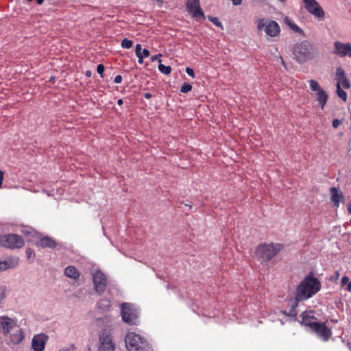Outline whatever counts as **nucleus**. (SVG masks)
Segmentation results:
<instances>
[{"instance_id":"obj_1","label":"nucleus","mask_w":351,"mask_h":351,"mask_svg":"<svg viewBox=\"0 0 351 351\" xmlns=\"http://www.w3.org/2000/svg\"><path fill=\"white\" fill-rule=\"evenodd\" d=\"M321 289V283L313 276H307L297 287L293 307H296L299 302L307 300L313 297Z\"/></svg>"},{"instance_id":"obj_2","label":"nucleus","mask_w":351,"mask_h":351,"mask_svg":"<svg viewBox=\"0 0 351 351\" xmlns=\"http://www.w3.org/2000/svg\"><path fill=\"white\" fill-rule=\"evenodd\" d=\"M0 331L14 344L24 339L23 332L17 325V321L7 316H0Z\"/></svg>"},{"instance_id":"obj_3","label":"nucleus","mask_w":351,"mask_h":351,"mask_svg":"<svg viewBox=\"0 0 351 351\" xmlns=\"http://www.w3.org/2000/svg\"><path fill=\"white\" fill-rule=\"evenodd\" d=\"M128 351H154L147 340L134 332H129L125 337Z\"/></svg>"},{"instance_id":"obj_4","label":"nucleus","mask_w":351,"mask_h":351,"mask_svg":"<svg viewBox=\"0 0 351 351\" xmlns=\"http://www.w3.org/2000/svg\"><path fill=\"white\" fill-rule=\"evenodd\" d=\"M313 45L307 40L296 43L293 49V53L296 60L303 63L311 58Z\"/></svg>"},{"instance_id":"obj_5","label":"nucleus","mask_w":351,"mask_h":351,"mask_svg":"<svg viewBox=\"0 0 351 351\" xmlns=\"http://www.w3.org/2000/svg\"><path fill=\"white\" fill-rule=\"evenodd\" d=\"M257 29L264 32L269 37H275L280 34V27L277 22L268 19H258L256 21Z\"/></svg>"},{"instance_id":"obj_6","label":"nucleus","mask_w":351,"mask_h":351,"mask_svg":"<svg viewBox=\"0 0 351 351\" xmlns=\"http://www.w3.org/2000/svg\"><path fill=\"white\" fill-rule=\"evenodd\" d=\"M282 250V245L278 243L263 244L256 250V255L262 261H269Z\"/></svg>"},{"instance_id":"obj_7","label":"nucleus","mask_w":351,"mask_h":351,"mask_svg":"<svg viewBox=\"0 0 351 351\" xmlns=\"http://www.w3.org/2000/svg\"><path fill=\"white\" fill-rule=\"evenodd\" d=\"M122 319L130 325H135L138 321V311L134 305L123 303L120 306Z\"/></svg>"},{"instance_id":"obj_8","label":"nucleus","mask_w":351,"mask_h":351,"mask_svg":"<svg viewBox=\"0 0 351 351\" xmlns=\"http://www.w3.org/2000/svg\"><path fill=\"white\" fill-rule=\"evenodd\" d=\"M114 348L111 331L108 329L102 330L99 334L97 351H114Z\"/></svg>"},{"instance_id":"obj_9","label":"nucleus","mask_w":351,"mask_h":351,"mask_svg":"<svg viewBox=\"0 0 351 351\" xmlns=\"http://www.w3.org/2000/svg\"><path fill=\"white\" fill-rule=\"evenodd\" d=\"M25 244L23 238L16 234L0 236V246L9 249H19Z\"/></svg>"},{"instance_id":"obj_10","label":"nucleus","mask_w":351,"mask_h":351,"mask_svg":"<svg viewBox=\"0 0 351 351\" xmlns=\"http://www.w3.org/2000/svg\"><path fill=\"white\" fill-rule=\"evenodd\" d=\"M308 84L311 90L314 92V96L316 100L318 101L320 108L322 109H324L328 99V95L321 87V86L317 81L314 80H311L308 81Z\"/></svg>"},{"instance_id":"obj_11","label":"nucleus","mask_w":351,"mask_h":351,"mask_svg":"<svg viewBox=\"0 0 351 351\" xmlns=\"http://www.w3.org/2000/svg\"><path fill=\"white\" fill-rule=\"evenodd\" d=\"M91 274L95 291L102 294L106 289V278L104 274L98 269H93Z\"/></svg>"},{"instance_id":"obj_12","label":"nucleus","mask_w":351,"mask_h":351,"mask_svg":"<svg viewBox=\"0 0 351 351\" xmlns=\"http://www.w3.org/2000/svg\"><path fill=\"white\" fill-rule=\"evenodd\" d=\"M306 10L316 17L324 16V12L315 0H303Z\"/></svg>"},{"instance_id":"obj_13","label":"nucleus","mask_w":351,"mask_h":351,"mask_svg":"<svg viewBox=\"0 0 351 351\" xmlns=\"http://www.w3.org/2000/svg\"><path fill=\"white\" fill-rule=\"evenodd\" d=\"M310 330L315 332L320 339L324 341L328 340L332 335L330 330L325 325L324 323L319 322L318 324H316L313 328Z\"/></svg>"},{"instance_id":"obj_14","label":"nucleus","mask_w":351,"mask_h":351,"mask_svg":"<svg viewBox=\"0 0 351 351\" xmlns=\"http://www.w3.org/2000/svg\"><path fill=\"white\" fill-rule=\"evenodd\" d=\"M334 53L339 57H351V44L336 41L334 43Z\"/></svg>"},{"instance_id":"obj_15","label":"nucleus","mask_w":351,"mask_h":351,"mask_svg":"<svg viewBox=\"0 0 351 351\" xmlns=\"http://www.w3.org/2000/svg\"><path fill=\"white\" fill-rule=\"evenodd\" d=\"M48 339V336L43 333L34 335L32 339V349L34 351H43Z\"/></svg>"},{"instance_id":"obj_16","label":"nucleus","mask_w":351,"mask_h":351,"mask_svg":"<svg viewBox=\"0 0 351 351\" xmlns=\"http://www.w3.org/2000/svg\"><path fill=\"white\" fill-rule=\"evenodd\" d=\"M19 263V258L17 256H8L4 260L0 259V273L16 267Z\"/></svg>"},{"instance_id":"obj_17","label":"nucleus","mask_w":351,"mask_h":351,"mask_svg":"<svg viewBox=\"0 0 351 351\" xmlns=\"http://www.w3.org/2000/svg\"><path fill=\"white\" fill-rule=\"evenodd\" d=\"M336 80L337 86H339V87L342 86L346 89L350 87V83L346 77V72L341 67H338L336 70Z\"/></svg>"},{"instance_id":"obj_18","label":"nucleus","mask_w":351,"mask_h":351,"mask_svg":"<svg viewBox=\"0 0 351 351\" xmlns=\"http://www.w3.org/2000/svg\"><path fill=\"white\" fill-rule=\"evenodd\" d=\"M301 324L308 327L309 330H312L314 326L319 322H317V319L312 315L311 313H303L302 314V319L300 322Z\"/></svg>"},{"instance_id":"obj_19","label":"nucleus","mask_w":351,"mask_h":351,"mask_svg":"<svg viewBox=\"0 0 351 351\" xmlns=\"http://www.w3.org/2000/svg\"><path fill=\"white\" fill-rule=\"evenodd\" d=\"M187 8L195 17L202 16L203 12L199 7V0H188Z\"/></svg>"},{"instance_id":"obj_20","label":"nucleus","mask_w":351,"mask_h":351,"mask_svg":"<svg viewBox=\"0 0 351 351\" xmlns=\"http://www.w3.org/2000/svg\"><path fill=\"white\" fill-rule=\"evenodd\" d=\"M331 200L334 203L335 206L338 207L339 206L340 201L343 198L342 193L339 192L338 190L332 187L330 189Z\"/></svg>"},{"instance_id":"obj_21","label":"nucleus","mask_w":351,"mask_h":351,"mask_svg":"<svg viewBox=\"0 0 351 351\" xmlns=\"http://www.w3.org/2000/svg\"><path fill=\"white\" fill-rule=\"evenodd\" d=\"M111 306V302L108 298H103L100 300L97 304V307L101 313L107 312Z\"/></svg>"},{"instance_id":"obj_22","label":"nucleus","mask_w":351,"mask_h":351,"mask_svg":"<svg viewBox=\"0 0 351 351\" xmlns=\"http://www.w3.org/2000/svg\"><path fill=\"white\" fill-rule=\"evenodd\" d=\"M37 245L41 246L43 247H51L53 248L56 247V242L51 238L45 237L43 238H41L38 242Z\"/></svg>"},{"instance_id":"obj_23","label":"nucleus","mask_w":351,"mask_h":351,"mask_svg":"<svg viewBox=\"0 0 351 351\" xmlns=\"http://www.w3.org/2000/svg\"><path fill=\"white\" fill-rule=\"evenodd\" d=\"M284 21L285 23L294 32L302 35L304 34V31L289 17H285Z\"/></svg>"},{"instance_id":"obj_24","label":"nucleus","mask_w":351,"mask_h":351,"mask_svg":"<svg viewBox=\"0 0 351 351\" xmlns=\"http://www.w3.org/2000/svg\"><path fill=\"white\" fill-rule=\"evenodd\" d=\"M64 274L70 278L77 280L80 277V273L73 266H68L64 269Z\"/></svg>"},{"instance_id":"obj_25","label":"nucleus","mask_w":351,"mask_h":351,"mask_svg":"<svg viewBox=\"0 0 351 351\" xmlns=\"http://www.w3.org/2000/svg\"><path fill=\"white\" fill-rule=\"evenodd\" d=\"M158 70L160 71V72H161L162 73H163L165 75H169L171 72V66H165L162 64H160L158 65Z\"/></svg>"},{"instance_id":"obj_26","label":"nucleus","mask_w":351,"mask_h":351,"mask_svg":"<svg viewBox=\"0 0 351 351\" xmlns=\"http://www.w3.org/2000/svg\"><path fill=\"white\" fill-rule=\"evenodd\" d=\"M337 94L339 98L344 101H346L347 94L343 90H342L341 87H339V86H337Z\"/></svg>"},{"instance_id":"obj_27","label":"nucleus","mask_w":351,"mask_h":351,"mask_svg":"<svg viewBox=\"0 0 351 351\" xmlns=\"http://www.w3.org/2000/svg\"><path fill=\"white\" fill-rule=\"evenodd\" d=\"M58 351H75V347L73 344H68L60 347Z\"/></svg>"},{"instance_id":"obj_28","label":"nucleus","mask_w":351,"mask_h":351,"mask_svg":"<svg viewBox=\"0 0 351 351\" xmlns=\"http://www.w3.org/2000/svg\"><path fill=\"white\" fill-rule=\"evenodd\" d=\"M132 41L125 38L121 42V47L125 49H130L132 47Z\"/></svg>"},{"instance_id":"obj_29","label":"nucleus","mask_w":351,"mask_h":351,"mask_svg":"<svg viewBox=\"0 0 351 351\" xmlns=\"http://www.w3.org/2000/svg\"><path fill=\"white\" fill-rule=\"evenodd\" d=\"M25 254H26L27 258L29 260L32 261L35 257V253H34V250L31 248H27L26 250Z\"/></svg>"},{"instance_id":"obj_30","label":"nucleus","mask_w":351,"mask_h":351,"mask_svg":"<svg viewBox=\"0 0 351 351\" xmlns=\"http://www.w3.org/2000/svg\"><path fill=\"white\" fill-rule=\"evenodd\" d=\"M192 88V86L189 84H184L181 88H180V91L183 93H188L189 91H190Z\"/></svg>"},{"instance_id":"obj_31","label":"nucleus","mask_w":351,"mask_h":351,"mask_svg":"<svg viewBox=\"0 0 351 351\" xmlns=\"http://www.w3.org/2000/svg\"><path fill=\"white\" fill-rule=\"evenodd\" d=\"M138 55L142 56V58H145L149 56V51L146 49H143Z\"/></svg>"},{"instance_id":"obj_32","label":"nucleus","mask_w":351,"mask_h":351,"mask_svg":"<svg viewBox=\"0 0 351 351\" xmlns=\"http://www.w3.org/2000/svg\"><path fill=\"white\" fill-rule=\"evenodd\" d=\"M22 232L26 235L32 234L34 233V230L31 228H23L22 229Z\"/></svg>"},{"instance_id":"obj_33","label":"nucleus","mask_w":351,"mask_h":351,"mask_svg":"<svg viewBox=\"0 0 351 351\" xmlns=\"http://www.w3.org/2000/svg\"><path fill=\"white\" fill-rule=\"evenodd\" d=\"M210 21L219 27H220L221 25V23L219 21L218 19L216 17H210Z\"/></svg>"},{"instance_id":"obj_34","label":"nucleus","mask_w":351,"mask_h":351,"mask_svg":"<svg viewBox=\"0 0 351 351\" xmlns=\"http://www.w3.org/2000/svg\"><path fill=\"white\" fill-rule=\"evenodd\" d=\"M97 71L99 74L102 76V74L104 71V66L102 64H99L97 67Z\"/></svg>"},{"instance_id":"obj_35","label":"nucleus","mask_w":351,"mask_h":351,"mask_svg":"<svg viewBox=\"0 0 351 351\" xmlns=\"http://www.w3.org/2000/svg\"><path fill=\"white\" fill-rule=\"evenodd\" d=\"M142 49H143L141 47V45L137 44L136 45V47H135V53H136V55H138L141 53Z\"/></svg>"},{"instance_id":"obj_36","label":"nucleus","mask_w":351,"mask_h":351,"mask_svg":"<svg viewBox=\"0 0 351 351\" xmlns=\"http://www.w3.org/2000/svg\"><path fill=\"white\" fill-rule=\"evenodd\" d=\"M186 73H187L189 75H190V76H191V77H194V71H193V70L192 69H191V68H189V67H187V68L186 69Z\"/></svg>"},{"instance_id":"obj_37","label":"nucleus","mask_w":351,"mask_h":351,"mask_svg":"<svg viewBox=\"0 0 351 351\" xmlns=\"http://www.w3.org/2000/svg\"><path fill=\"white\" fill-rule=\"evenodd\" d=\"M122 81V77L121 75H117L115 77H114V82L116 83V84H119L121 83Z\"/></svg>"},{"instance_id":"obj_38","label":"nucleus","mask_w":351,"mask_h":351,"mask_svg":"<svg viewBox=\"0 0 351 351\" xmlns=\"http://www.w3.org/2000/svg\"><path fill=\"white\" fill-rule=\"evenodd\" d=\"M4 178V172L1 170H0V189L2 186V183Z\"/></svg>"},{"instance_id":"obj_39","label":"nucleus","mask_w":351,"mask_h":351,"mask_svg":"<svg viewBox=\"0 0 351 351\" xmlns=\"http://www.w3.org/2000/svg\"><path fill=\"white\" fill-rule=\"evenodd\" d=\"M340 125V121L338 119H335L332 121V126L335 128H337Z\"/></svg>"},{"instance_id":"obj_40","label":"nucleus","mask_w":351,"mask_h":351,"mask_svg":"<svg viewBox=\"0 0 351 351\" xmlns=\"http://www.w3.org/2000/svg\"><path fill=\"white\" fill-rule=\"evenodd\" d=\"M349 281V278L347 276H343L341 279V284L342 285H344L347 284Z\"/></svg>"},{"instance_id":"obj_41","label":"nucleus","mask_w":351,"mask_h":351,"mask_svg":"<svg viewBox=\"0 0 351 351\" xmlns=\"http://www.w3.org/2000/svg\"><path fill=\"white\" fill-rule=\"evenodd\" d=\"M160 56L161 55L159 54V55H155V56H152L151 61L154 62V61H156V60H158L159 62H161V60L158 59V57Z\"/></svg>"},{"instance_id":"obj_42","label":"nucleus","mask_w":351,"mask_h":351,"mask_svg":"<svg viewBox=\"0 0 351 351\" xmlns=\"http://www.w3.org/2000/svg\"><path fill=\"white\" fill-rule=\"evenodd\" d=\"M232 1L233 4L235 5H240L242 2V0H232Z\"/></svg>"},{"instance_id":"obj_43","label":"nucleus","mask_w":351,"mask_h":351,"mask_svg":"<svg viewBox=\"0 0 351 351\" xmlns=\"http://www.w3.org/2000/svg\"><path fill=\"white\" fill-rule=\"evenodd\" d=\"M136 56L138 57V63L140 64H142L143 62V58H142V56H140L139 55H136Z\"/></svg>"},{"instance_id":"obj_44","label":"nucleus","mask_w":351,"mask_h":351,"mask_svg":"<svg viewBox=\"0 0 351 351\" xmlns=\"http://www.w3.org/2000/svg\"><path fill=\"white\" fill-rule=\"evenodd\" d=\"M144 97L146 99H150L152 97V94L149 93H145Z\"/></svg>"},{"instance_id":"obj_45","label":"nucleus","mask_w":351,"mask_h":351,"mask_svg":"<svg viewBox=\"0 0 351 351\" xmlns=\"http://www.w3.org/2000/svg\"><path fill=\"white\" fill-rule=\"evenodd\" d=\"M347 290L351 291V282L348 283V285L347 286Z\"/></svg>"},{"instance_id":"obj_46","label":"nucleus","mask_w":351,"mask_h":351,"mask_svg":"<svg viewBox=\"0 0 351 351\" xmlns=\"http://www.w3.org/2000/svg\"><path fill=\"white\" fill-rule=\"evenodd\" d=\"M348 213L350 214H351V204H350L348 206Z\"/></svg>"},{"instance_id":"obj_47","label":"nucleus","mask_w":351,"mask_h":351,"mask_svg":"<svg viewBox=\"0 0 351 351\" xmlns=\"http://www.w3.org/2000/svg\"><path fill=\"white\" fill-rule=\"evenodd\" d=\"M117 104L121 106L123 104V100L121 99H119Z\"/></svg>"},{"instance_id":"obj_48","label":"nucleus","mask_w":351,"mask_h":351,"mask_svg":"<svg viewBox=\"0 0 351 351\" xmlns=\"http://www.w3.org/2000/svg\"><path fill=\"white\" fill-rule=\"evenodd\" d=\"M44 0H36L38 4L41 5L43 3Z\"/></svg>"},{"instance_id":"obj_49","label":"nucleus","mask_w":351,"mask_h":351,"mask_svg":"<svg viewBox=\"0 0 351 351\" xmlns=\"http://www.w3.org/2000/svg\"><path fill=\"white\" fill-rule=\"evenodd\" d=\"M86 75L87 76L90 77V76L91 75V71H87L86 72Z\"/></svg>"},{"instance_id":"obj_50","label":"nucleus","mask_w":351,"mask_h":351,"mask_svg":"<svg viewBox=\"0 0 351 351\" xmlns=\"http://www.w3.org/2000/svg\"><path fill=\"white\" fill-rule=\"evenodd\" d=\"M1 298V299H3L4 298V292L3 291L2 292Z\"/></svg>"},{"instance_id":"obj_51","label":"nucleus","mask_w":351,"mask_h":351,"mask_svg":"<svg viewBox=\"0 0 351 351\" xmlns=\"http://www.w3.org/2000/svg\"><path fill=\"white\" fill-rule=\"evenodd\" d=\"M280 61L282 62V64H284V62H283V60L282 59V58H280Z\"/></svg>"}]
</instances>
